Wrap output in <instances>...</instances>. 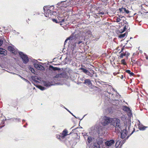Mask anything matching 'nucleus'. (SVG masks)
I'll use <instances>...</instances> for the list:
<instances>
[{"label": "nucleus", "instance_id": "1", "mask_svg": "<svg viewBox=\"0 0 148 148\" xmlns=\"http://www.w3.org/2000/svg\"><path fill=\"white\" fill-rule=\"evenodd\" d=\"M100 121V123L103 126L107 125L111 123V124L115 127V131L117 132H119L121 130L120 121L118 118L111 119L109 117L104 116L101 117Z\"/></svg>", "mask_w": 148, "mask_h": 148}, {"label": "nucleus", "instance_id": "2", "mask_svg": "<svg viewBox=\"0 0 148 148\" xmlns=\"http://www.w3.org/2000/svg\"><path fill=\"white\" fill-rule=\"evenodd\" d=\"M48 6H45L43 7L45 16L46 17L51 18L52 15V11L49 9Z\"/></svg>", "mask_w": 148, "mask_h": 148}, {"label": "nucleus", "instance_id": "3", "mask_svg": "<svg viewBox=\"0 0 148 148\" xmlns=\"http://www.w3.org/2000/svg\"><path fill=\"white\" fill-rule=\"evenodd\" d=\"M20 57L22 59L24 63L26 64L29 61V58L27 55L24 54L22 52H20L18 53Z\"/></svg>", "mask_w": 148, "mask_h": 148}, {"label": "nucleus", "instance_id": "4", "mask_svg": "<svg viewBox=\"0 0 148 148\" xmlns=\"http://www.w3.org/2000/svg\"><path fill=\"white\" fill-rule=\"evenodd\" d=\"M8 50L15 55L17 54L19 51L17 49H15L13 47L11 46H9L8 47Z\"/></svg>", "mask_w": 148, "mask_h": 148}, {"label": "nucleus", "instance_id": "5", "mask_svg": "<svg viewBox=\"0 0 148 148\" xmlns=\"http://www.w3.org/2000/svg\"><path fill=\"white\" fill-rule=\"evenodd\" d=\"M71 134L70 133L69 134H68L67 130L66 129H65L60 134H61L62 139H64L66 136L69 135Z\"/></svg>", "mask_w": 148, "mask_h": 148}, {"label": "nucleus", "instance_id": "6", "mask_svg": "<svg viewBox=\"0 0 148 148\" xmlns=\"http://www.w3.org/2000/svg\"><path fill=\"white\" fill-rule=\"evenodd\" d=\"M121 138H124L127 136V132L126 130L124 129L121 131Z\"/></svg>", "mask_w": 148, "mask_h": 148}, {"label": "nucleus", "instance_id": "7", "mask_svg": "<svg viewBox=\"0 0 148 148\" xmlns=\"http://www.w3.org/2000/svg\"><path fill=\"white\" fill-rule=\"evenodd\" d=\"M119 10L120 13H126L128 14L130 12V11L128 10H127L126 8L123 7L119 8Z\"/></svg>", "mask_w": 148, "mask_h": 148}, {"label": "nucleus", "instance_id": "8", "mask_svg": "<svg viewBox=\"0 0 148 148\" xmlns=\"http://www.w3.org/2000/svg\"><path fill=\"white\" fill-rule=\"evenodd\" d=\"M114 143V140H110L107 141L105 143V144L107 146H110Z\"/></svg>", "mask_w": 148, "mask_h": 148}, {"label": "nucleus", "instance_id": "9", "mask_svg": "<svg viewBox=\"0 0 148 148\" xmlns=\"http://www.w3.org/2000/svg\"><path fill=\"white\" fill-rule=\"evenodd\" d=\"M34 67L37 69L42 70H44V67L40 65L35 63L34 64Z\"/></svg>", "mask_w": 148, "mask_h": 148}, {"label": "nucleus", "instance_id": "10", "mask_svg": "<svg viewBox=\"0 0 148 148\" xmlns=\"http://www.w3.org/2000/svg\"><path fill=\"white\" fill-rule=\"evenodd\" d=\"M75 39V37L71 35L69 37L67 38L66 39V40L65 41L64 44L67 41L69 40V42L71 43V42H72L73 41V40H74Z\"/></svg>", "mask_w": 148, "mask_h": 148}, {"label": "nucleus", "instance_id": "11", "mask_svg": "<svg viewBox=\"0 0 148 148\" xmlns=\"http://www.w3.org/2000/svg\"><path fill=\"white\" fill-rule=\"evenodd\" d=\"M123 109H122L124 111L126 112H131V110L130 108L126 106H124L122 107Z\"/></svg>", "mask_w": 148, "mask_h": 148}, {"label": "nucleus", "instance_id": "12", "mask_svg": "<svg viewBox=\"0 0 148 148\" xmlns=\"http://www.w3.org/2000/svg\"><path fill=\"white\" fill-rule=\"evenodd\" d=\"M7 51L5 49L0 48V54L3 56H5L7 54Z\"/></svg>", "mask_w": 148, "mask_h": 148}, {"label": "nucleus", "instance_id": "13", "mask_svg": "<svg viewBox=\"0 0 148 148\" xmlns=\"http://www.w3.org/2000/svg\"><path fill=\"white\" fill-rule=\"evenodd\" d=\"M104 14V12H99V13H97V14L95 15L96 16H95V18H98V17H99V16H101V15H103Z\"/></svg>", "mask_w": 148, "mask_h": 148}, {"label": "nucleus", "instance_id": "14", "mask_svg": "<svg viewBox=\"0 0 148 148\" xmlns=\"http://www.w3.org/2000/svg\"><path fill=\"white\" fill-rule=\"evenodd\" d=\"M143 60L141 59H138L136 62V64H137L138 66H140L142 65Z\"/></svg>", "mask_w": 148, "mask_h": 148}, {"label": "nucleus", "instance_id": "15", "mask_svg": "<svg viewBox=\"0 0 148 148\" xmlns=\"http://www.w3.org/2000/svg\"><path fill=\"white\" fill-rule=\"evenodd\" d=\"M84 83L85 84H87L90 85L92 84L90 80L89 79H86L84 81Z\"/></svg>", "mask_w": 148, "mask_h": 148}, {"label": "nucleus", "instance_id": "16", "mask_svg": "<svg viewBox=\"0 0 148 148\" xmlns=\"http://www.w3.org/2000/svg\"><path fill=\"white\" fill-rule=\"evenodd\" d=\"M124 16H122L121 17L120 16H119V17H115L114 18V19L116 20V21L118 23L121 20V18L124 17Z\"/></svg>", "mask_w": 148, "mask_h": 148}, {"label": "nucleus", "instance_id": "17", "mask_svg": "<svg viewBox=\"0 0 148 148\" xmlns=\"http://www.w3.org/2000/svg\"><path fill=\"white\" fill-rule=\"evenodd\" d=\"M125 25H124V27H123V31H122V32H123L124 31H125L127 29V28L128 27V23H127V22H126V21H125Z\"/></svg>", "mask_w": 148, "mask_h": 148}, {"label": "nucleus", "instance_id": "18", "mask_svg": "<svg viewBox=\"0 0 148 148\" xmlns=\"http://www.w3.org/2000/svg\"><path fill=\"white\" fill-rule=\"evenodd\" d=\"M94 139L92 137L89 136L87 138V142L88 144L91 143L93 139Z\"/></svg>", "mask_w": 148, "mask_h": 148}, {"label": "nucleus", "instance_id": "19", "mask_svg": "<svg viewBox=\"0 0 148 148\" xmlns=\"http://www.w3.org/2000/svg\"><path fill=\"white\" fill-rule=\"evenodd\" d=\"M125 72L129 74L130 76H133L134 75V74L133 73L131 72L130 70H127L125 71Z\"/></svg>", "mask_w": 148, "mask_h": 148}, {"label": "nucleus", "instance_id": "20", "mask_svg": "<svg viewBox=\"0 0 148 148\" xmlns=\"http://www.w3.org/2000/svg\"><path fill=\"white\" fill-rule=\"evenodd\" d=\"M86 74L89 76L92 77L93 76V75L94 74V71H92V73H90L88 71V72H87Z\"/></svg>", "mask_w": 148, "mask_h": 148}, {"label": "nucleus", "instance_id": "21", "mask_svg": "<svg viewBox=\"0 0 148 148\" xmlns=\"http://www.w3.org/2000/svg\"><path fill=\"white\" fill-rule=\"evenodd\" d=\"M58 22H59V23H62L64 21V19H61V17L60 16H59L58 17Z\"/></svg>", "mask_w": 148, "mask_h": 148}, {"label": "nucleus", "instance_id": "22", "mask_svg": "<svg viewBox=\"0 0 148 148\" xmlns=\"http://www.w3.org/2000/svg\"><path fill=\"white\" fill-rule=\"evenodd\" d=\"M44 85L46 87L49 86L51 85V84L50 83L47 82H44Z\"/></svg>", "mask_w": 148, "mask_h": 148}, {"label": "nucleus", "instance_id": "23", "mask_svg": "<svg viewBox=\"0 0 148 148\" xmlns=\"http://www.w3.org/2000/svg\"><path fill=\"white\" fill-rule=\"evenodd\" d=\"M147 127H145L143 125L141 126H139V129L140 130H145L146 129V128Z\"/></svg>", "mask_w": 148, "mask_h": 148}, {"label": "nucleus", "instance_id": "24", "mask_svg": "<svg viewBox=\"0 0 148 148\" xmlns=\"http://www.w3.org/2000/svg\"><path fill=\"white\" fill-rule=\"evenodd\" d=\"M79 69L82 70V71L84 72V73L86 74L87 73V72H88V70L82 68H80Z\"/></svg>", "mask_w": 148, "mask_h": 148}, {"label": "nucleus", "instance_id": "25", "mask_svg": "<svg viewBox=\"0 0 148 148\" xmlns=\"http://www.w3.org/2000/svg\"><path fill=\"white\" fill-rule=\"evenodd\" d=\"M60 78H64L66 77V75L65 73H60Z\"/></svg>", "mask_w": 148, "mask_h": 148}, {"label": "nucleus", "instance_id": "26", "mask_svg": "<svg viewBox=\"0 0 148 148\" xmlns=\"http://www.w3.org/2000/svg\"><path fill=\"white\" fill-rule=\"evenodd\" d=\"M56 137L58 139H59L60 140H61L62 139H62L61 138V134H60V135L59 134H57L56 135Z\"/></svg>", "mask_w": 148, "mask_h": 148}, {"label": "nucleus", "instance_id": "27", "mask_svg": "<svg viewBox=\"0 0 148 148\" xmlns=\"http://www.w3.org/2000/svg\"><path fill=\"white\" fill-rule=\"evenodd\" d=\"M125 34L124 33L123 34H121L119 35V37L120 38H122L125 37Z\"/></svg>", "mask_w": 148, "mask_h": 148}, {"label": "nucleus", "instance_id": "28", "mask_svg": "<svg viewBox=\"0 0 148 148\" xmlns=\"http://www.w3.org/2000/svg\"><path fill=\"white\" fill-rule=\"evenodd\" d=\"M121 62L122 64H123L124 65H125L126 64V63L125 62V60L124 59L121 60Z\"/></svg>", "mask_w": 148, "mask_h": 148}, {"label": "nucleus", "instance_id": "29", "mask_svg": "<svg viewBox=\"0 0 148 148\" xmlns=\"http://www.w3.org/2000/svg\"><path fill=\"white\" fill-rule=\"evenodd\" d=\"M54 67L51 65H50L49 66V70L50 71H53Z\"/></svg>", "mask_w": 148, "mask_h": 148}, {"label": "nucleus", "instance_id": "30", "mask_svg": "<svg viewBox=\"0 0 148 148\" xmlns=\"http://www.w3.org/2000/svg\"><path fill=\"white\" fill-rule=\"evenodd\" d=\"M125 55L126 54L125 53H121V54L120 57L121 58H123L124 56H125Z\"/></svg>", "mask_w": 148, "mask_h": 148}, {"label": "nucleus", "instance_id": "31", "mask_svg": "<svg viewBox=\"0 0 148 148\" xmlns=\"http://www.w3.org/2000/svg\"><path fill=\"white\" fill-rule=\"evenodd\" d=\"M60 70V69L59 68L57 67H54V68L53 69V71H59Z\"/></svg>", "mask_w": 148, "mask_h": 148}, {"label": "nucleus", "instance_id": "32", "mask_svg": "<svg viewBox=\"0 0 148 148\" xmlns=\"http://www.w3.org/2000/svg\"><path fill=\"white\" fill-rule=\"evenodd\" d=\"M52 20L53 22H55L56 23H59V22H58V21L57 20H56L55 19H54V18L52 19Z\"/></svg>", "mask_w": 148, "mask_h": 148}, {"label": "nucleus", "instance_id": "33", "mask_svg": "<svg viewBox=\"0 0 148 148\" xmlns=\"http://www.w3.org/2000/svg\"><path fill=\"white\" fill-rule=\"evenodd\" d=\"M39 88L40 89L42 90H44L45 89V88L44 87L41 86H39Z\"/></svg>", "mask_w": 148, "mask_h": 148}, {"label": "nucleus", "instance_id": "34", "mask_svg": "<svg viewBox=\"0 0 148 148\" xmlns=\"http://www.w3.org/2000/svg\"><path fill=\"white\" fill-rule=\"evenodd\" d=\"M93 148H100L99 147V144H97V145H94V146Z\"/></svg>", "mask_w": 148, "mask_h": 148}, {"label": "nucleus", "instance_id": "35", "mask_svg": "<svg viewBox=\"0 0 148 148\" xmlns=\"http://www.w3.org/2000/svg\"><path fill=\"white\" fill-rule=\"evenodd\" d=\"M61 74H57L55 76V77L56 78H58V77H60V75Z\"/></svg>", "mask_w": 148, "mask_h": 148}, {"label": "nucleus", "instance_id": "36", "mask_svg": "<svg viewBox=\"0 0 148 148\" xmlns=\"http://www.w3.org/2000/svg\"><path fill=\"white\" fill-rule=\"evenodd\" d=\"M131 61L133 63H134V64H136V61L134 59H132Z\"/></svg>", "mask_w": 148, "mask_h": 148}, {"label": "nucleus", "instance_id": "37", "mask_svg": "<svg viewBox=\"0 0 148 148\" xmlns=\"http://www.w3.org/2000/svg\"><path fill=\"white\" fill-rule=\"evenodd\" d=\"M3 40L1 39H0V46H1L2 45L3 43Z\"/></svg>", "mask_w": 148, "mask_h": 148}, {"label": "nucleus", "instance_id": "38", "mask_svg": "<svg viewBox=\"0 0 148 148\" xmlns=\"http://www.w3.org/2000/svg\"><path fill=\"white\" fill-rule=\"evenodd\" d=\"M23 80L25 81L27 83H29V81L28 80H27V79H26L25 78H24V79H23Z\"/></svg>", "mask_w": 148, "mask_h": 148}, {"label": "nucleus", "instance_id": "39", "mask_svg": "<svg viewBox=\"0 0 148 148\" xmlns=\"http://www.w3.org/2000/svg\"><path fill=\"white\" fill-rule=\"evenodd\" d=\"M124 49V46L122 48L121 51L120 53H121V52H123V51Z\"/></svg>", "mask_w": 148, "mask_h": 148}, {"label": "nucleus", "instance_id": "40", "mask_svg": "<svg viewBox=\"0 0 148 148\" xmlns=\"http://www.w3.org/2000/svg\"><path fill=\"white\" fill-rule=\"evenodd\" d=\"M31 68L30 70L32 72L34 73V72L35 71L34 69L33 68Z\"/></svg>", "mask_w": 148, "mask_h": 148}, {"label": "nucleus", "instance_id": "41", "mask_svg": "<svg viewBox=\"0 0 148 148\" xmlns=\"http://www.w3.org/2000/svg\"><path fill=\"white\" fill-rule=\"evenodd\" d=\"M145 58L147 60H148V56L147 55L145 54Z\"/></svg>", "mask_w": 148, "mask_h": 148}, {"label": "nucleus", "instance_id": "42", "mask_svg": "<svg viewBox=\"0 0 148 148\" xmlns=\"http://www.w3.org/2000/svg\"><path fill=\"white\" fill-rule=\"evenodd\" d=\"M82 41L80 40L78 42L77 44L79 45V44H80L81 43H82Z\"/></svg>", "mask_w": 148, "mask_h": 148}, {"label": "nucleus", "instance_id": "43", "mask_svg": "<svg viewBox=\"0 0 148 148\" xmlns=\"http://www.w3.org/2000/svg\"><path fill=\"white\" fill-rule=\"evenodd\" d=\"M76 42H75L74 43V44H73V46L75 47L76 45Z\"/></svg>", "mask_w": 148, "mask_h": 148}, {"label": "nucleus", "instance_id": "44", "mask_svg": "<svg viewBox=\"0 0 148 148\" xmlns=\"http://www.w3.org/2000/svg\"><path fill=\"white\" fill-rule=\"evenodd\" d=\"M20 77H21V79H22L23 80V79L25 78H23V77H22V76H21L20 75Z\"/></svg>", "mask_w": 148, "mask_h": 148}, {"label": "nucleus", "instance_id": "45", "mask_svg": "<svg viewBox=\"0 0 148 148\" xmlns=\"http://www.w3.org/2000/svg\"><path fill=\"white\" fill-rule=\"evenodd\" d=\"M123 75H122V76H121V78L122 79H123Z\"/></svg>", "mask_w": 148, "mask_h": 148}, {"label": "nucleus", "instance_id": "46", "mask_svg": "<svg viewBox=\"0 0 148 148\" xmlns=\"http://www.w3.org/2000/svg\"><path fill=\"white\" fill-rule=\"evenodd\" d=\"M117 142H116V144H117Z\"/></svg>", "mask_w": 148, "mask_h": 148}, {"label": "nucleus", "instance_id": "47", "mask_svg": "<svg viewBox=\"0 0 148 148\" xmlns=\"http://www.w3.org/2000/svg\"><path fill=\"white\" fill-rule=\"evenodd\" d=\"M54 12H53V13L52 14L53 15V14H54Z\"/></svg>", "mask_w": 148, "mask_h": 148}, {"label": "nucleus", "instance_id": "48", "mask_svg": "<svg viewBox=\"0 0 148 148\" xmlns=\"http://www.w3.org/2000/svg\"><path fill=\"white\" fill-rule=\"evenodd\" d=\"M133 132H132V133L131 134H132V133H133Z\"/></svg>", "mask_w": 148, "mask_h": 148}]
</instances>
